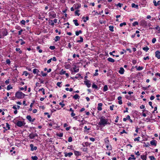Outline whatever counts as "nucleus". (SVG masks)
Here are the masks:
<instances>
[{"instance_id":"obj_1","label":"nucleus","mask_w":160,"mask_h":160,"mask_svg":"<svg viewBox=\"0 0 160 160\" xmlns=\"http://www.w3.org/2000/svg\"><path fill=\"white\" fill-rule=\"evenodd\" d=\"M100 119V121L98 123L99 125L105 126L106 125L110 124L108 122V120L106 119V118L104 116L102 117Z\"/></svg>"},{"instance_id":"obj_2","label":"nucleus","mask_w":160,"mask_h":160,"mask_svg":"<svg viewBox=\"0 0 160 160\" xmlns=\"http://www.w3.org/2000/svg\"><path fill=\"white\" fill-rule=\"evenodd\" d=\"M25 94L21 92H17L15 94V97L18 99H21L23 98Z\"/></svg>"},{"instance_id":"obj_3","label":"nucleus","mask_w":160,"mask_h":160,"mask_svg":"<svg viewBox=\"0 0 160 160\" xmlns=\"http://www.w3.org/2000/svg\"><path fill=\"white\" fill-rule=\"evenodd\" d=\"M48 15L50 18H56V14L54 11H51L49 12Z\"/></svg>"},{"instance_id":"obj_4","label":"nucleus","mask_w":160,"mask_h":160,"mask_svg":"<svg viewBox=\"0 0 160 160\" xmlns=\"http://www.w3.org/2000/svg\"><path fill=\"white\" fill-rule=\"evenodd\" d=\"M148 21H147L144 20H142L141 21L139 22V24L140 26H142L143 27H147V24L148 22Z\"/></svg>"},{"instance_id":"obj_5","label":"nucleus","mask_w":160,"mask_h":160,"mask_svg":"<svg viewBox=\"0 0 160 160\" xmlns=\"http://www.w3.org/2000/svg\"><path fill=\"white\" fill-rule=\"evenodd\" d=\"M14 123L18 126L20 127L23 126L24 124V122L21 121H18L17 122H14Z\"/></svg>"},{"instance_id":"obj_6","label":"nucleus","mask_w":160,"mask_h":160,"mask_svg":"<svg viewBox=\"0 0 160 160\" xmlns=\"http://www.w3.org/2000/svg\"><path fill=\"white\" fill-rule=\"evenodd\" d=\"M37 136H38V135L37 133H32L29 135V137L31 139H33L35 137Z\"/></svg>"},{"instance_id":"obj_7","label":"nucleus","mask_w":160,"mask_h":160,"mask_svg":"<svg viewBox=\"0 0 160 160\" xmlns=\"http://www.w3.org/2000/svg\"><path fill=\"white\" fill-rule=\"evenodd\" d=\"M85 84L87 85L88 88H89L91 86V83H90V81L89 80H87L84 81Z\"/></svg>"},{"instance_id":"obj_8","label":"nucleus","mask_w":160,"mask_h":160,"mask_svg":"<svg viewBox=\"0 0 160 160\" xmlns=\"http://www.w3.org/2000/svg\"><path fill=\"white\" fill-rule=\"evenodd\" d=\"M155 56L158 59H160V51L158 50H157L155 52Z\"/></svg>"},{"instance_id":"obj_9","label":"nucleus","mask_w":160,"mask_h":160,"mask_svg":"<svg viewBox=\"0 0 160 160\" xmlns=\"http://www.w3.org/2000/svg\"><path fill=\"white\" fill-rule=\"evenodd\" d=\"M30 147L31 148V151H33L34 150H36L37 149V147L36 146L34 147L33 145L32 144H31L30 145Z\"/></svg>"},{"instance_id":"obj_10","label":"nucleus","mask_w":160,"mask_h":160,"mask_svg":"<svg viewBox=\"0 0 160 160\" xmlns=\"http://www.w3.org/2000/svg\"><path fill=\"white\" fill-rule=\"evenodd\" d=\"M73 69L74 72H78L79 70V68H77V66L75 65L74 66V67L73 68Z\"/></svg>"},{"instance_id":"obj_11","label":"nucleus","mask_w":160,"mask_h":160,"mask_svg":"<svg viewBox=\"0 0 160 160\" xmlns=\"http://www.w3.org/2000/svg\"><path fill=\"white\" fill-rule=\"evenodd\" d=\"M150 144L152 145H153L154 146H156L157 145V141L155 140H152L150 141Z\"/></svg>"},{"instance_id":"obj_12","label":"nucleus","mask_w":160,"mask_h":160,"mask_svg":"<svg viewBox=\"0 0 160 160\" xmlns=\"http://www.w3.org/2000/svg\"><path fill=\"white\" fill-rule=\"evenodd\" d=\"M65 157H71L73 153L71 152H70L68 153H67V152H65Z\"/></svg>"},{"instance_id":"obj_13","label":"nucleus","mask_w":160,"mask_h":160,"mask_svg":"<svg viewBox=\"0 0 160 160\" xmlns=\"http://www.w3.org/2000/svg\"><path fill=\"white\" fill-rule=\"evenodd\" d=\"M130 156L131 157H129L128 158V160H135L136 159V158L135 157L134 155L131 154Z\"/></svg>"},{"instance_id":"obj_14","label":"nucleus","mask_w":160,"mask_h":160,"mask_svg":"<svg viewBox=\"0 0 160 160\" xmlns=\"http://www.w3.org/2000/svg\"><path fill=\"white\" fill-rule=\"evenodd\" d=\"M102 103H99L98 104V110L99 111H101L102 110Z\"/></svg>"},{"instance_id":"obj_15","label":"nucleus","mask_w":160,"mask_h":160,"mask_svg":"<svg viewBox=\"0 0 160 160\" xmlns=\"http://www.w3.org/2000/svg\"><path fill=\"white\" fill-rule=\"evenodd\" d=\"M74 7L75 9L79 8L81 7V4L80 3L74 5Z\"/></svg>"},{"instance_id":"obj_16","label":"nucleus","mask_w":160,"mask_h":160,"mask_svg":"<svg viewBox=\"0 0 160 160\" xmlns=\"http://www.w3.org/2000/svg\"><path fill=\"white\" fill-rule=\"evenodd\" d=\"M39 71L38 69L36 68H34L33 70V72L34 74H38Z\"/></svg>"},{"instance_id":"obj_17","label":"nucleus","mask_w":160,"mask_h":160,"mask_svg":"<svg viewBox=\"0 0 160 160\" xmlns=\"http://www.w3.org/2000/svg\"><path fill=\"white\" fill-rule=\"evenodd\" d=\"M124 70L123 68H121L119 70L118 72L121 74H123L124 73Z\"/></svg>"},{"instance_id":"obj_18","label":"nucleus","mask_w":160,"mask_h":160,"mask_svg":"<svg viewBox=\"0 0 160 160\" xmlns=\"http://www.w3.org/2000/svg\"><path fill=\"white\" fill-rule=\"evenodd\" d=\"M74 153L76 156H79L81 154L80 152L77 151H74Z\"/></svg>"},{"instance_id":"obj_19","label":"nucleus","mask_w":160,"mask_h":160,"mask_svg":"<svg viewBox=\"0 0 160 160\" xmlns=\"http://www.w3.org/2000/svg\"><path fill=\"white\" fill-rule=\"evenodd\" d=\"M82 19H83V22H87V20H88L89 17L88 16H87L86 17L83 16L82 17Z\"/></svg>"},{"instance_id":"obj_20","label":"nucleus","mask_w":160,"mask_h":160,"mask_svg":"<svg viewBox=\"0 0 160 160\" xmlns=\"http://www.w3.org/2000/svg\"><path fill=\"white\" fill-rule=\"evenodd\" d=\"M107 60L108 61L111 62H115V60L111 58H108Z\"/></svg>"},{"instance_id":"obj_21","label":"nucleus","mask_w":160,"mask_h":160,"mask_svg":"<svg viewBox=\"0 0 160 160\" xmlns=\"http://www.w3.org/2000/svg\"><path fill=\"white\" fill-rule=\"evenodd\" d=\"M131 6L132 8H135L137 9H138V5H136L134 3L132 4Z\"/></svg>"},{"instance_id":"obj_22","label":"nucleus","mask_w":160,"mask_h":160,"mask_svg":"<svg viewBox=\"0 0 160 160\" xmlns=\"http://www.w3.org/2000/svg\"><path fill=\"white\" fill-rule=\"evenodd\" d=\"M73 22L75 25L76 26H78L79 25V24L78 22V20L77 19H75V20H73Z\"/></svg>"},{"instance_id":"obj_23","label":"nucleus","mask_w":160,"mask_h":160,"mask_svg":"<svg viewBox=\"0 0 160 160\" xmlns=\"http://www.w3.org/2000/svg\"><path fill=\"white\" fill-rule=\"evenodd\" d=\"M3 36H6L8 34V32L6 30H4L2 32Z\"/></svg>"},{"instance_id":"obj_24","label":"nucleus","mask_w":160,"mask_h":160,"mask_svg":"<svg viewBox=\"0 0 160 160\" xmlns=\"http://www.w3.org/2000/svg\"><path fill=\"white\" fill-rule=\"evenodd\" d=\"M26 118L30 122H31L32 118L30 115H28L26 117Z\"/></svg>"},{"instance_id":"obj_25","label":"nucleus","mask_w":160,"mask_h":160,"mask_svg":"<svg viewBox=\"0 0 160 160\" xmlns=\"http://www.w3.org/2000/svg\"><path fill=\"white\" fill-rule=\"evenodd\" d=\"M141 158L143 160H146L147 156L146 154L145 155H141Z\"/></svg>"},{"instance_id":"obj_26","label":"nucleus","mask_w":160,"mask_h":160,"mask_svg":"<svg viewBox=\"0 0 160 160\" xmlns=\"http://www.w3.org/2000/svg\"><path fill=\"white\" fill-rule=\"evenodd\" d=\"M108 89V87L107 85H105L104 86L103 88V92H106L107 91Z\"/></svg>"},{"instance_id":"obj_27","label":"nucleus","mask_w":160,"mask_h":160,"mask_svg":"<svg viewBox=\"0 0 160 160\" xmlns=\"http://www.w3.org/2000/svg\"><path fill=\"white\" fill-rule=\"evenodd\" d=\"M79 96L77 94H75L73 96V98L76 100L79 99Z\"/></svg>"},{"instance_id":"obj_28","label":"nucleus","mask_w":160,"mask_h":160,"mask_svg":"<svg viewBox=\"0 0 160 160\" xmlns=\"http://www.w3.org/2000/svg\"><path fill=\"white\" fill-rule=\"evenodd\" d=\"M60 39V37L58 36H56L55 37V38L54 39V41L55 42H56L58 41H59Z\"/></svg>"},{"instance_id":"obj_29","label":"nucleus","mask_w":160,"mask_h":160,"mask_svg":"<svg viewBox=\"0 0 160 160\" xmlns=\"http://www.w3.org/2000/svg\"><path fill=\"white\" fill-rule=\"evenodd\" d=\"M109 30L111 31V32H113L114 31V30H113L114 27L113 26H110L109 27Z\"/></svg>"},{"instance_id":"obj_30","label":"nucleus","mask_w":160,"mask_h":160,"mask_svg":"<svg viewBox=\"0 0 160 160\" xmlns=\"http://www.w3.org/2000/svg\"><path fill=\"white\" fill-rule=\"evenodd\" d=\"M156 30H157L158 31V33H160V28L159 26H157L155 28Z\"/></svg>"},{"instance_id":"obj_31","label":"nucleus","mask_w":160,"mask_h":160,"mask_svg":"<svg viewBox=\"0 0 160 160\" xmlns=\"http://www.w3.org/2000/svg\"><path fill=\"white\" fill-rule=\"evenodd\" d=\"M106 148L107 149H108L110 150H112V147L111 145H107L106 146Z\"/></svg>"},{"instance_id":"obj_32","label":"nucleus","mask_w":160,"mask_h":160,"mask_svg":"<svg viewBox=\"0 0 160 160\" xmlns=\"http://www.w3.org/2000/svg\"><path fill=\"white\" fill-rule=\"evenodd\" d=\"M82 33V31L81 30H79L78 31H76L75 32V34L76 36H78L80 33Z\"/></svg>"},{"instance_id":"obj_33","label":"nucleus","mask_w":160,"mask_h":160,"mask_svg":"<svg viewBox=\"0 0 160 160\" xmlns=\"http://www.w3.org/2000/svg\"><path fill=\"white\" fill-rule=\"evenodd\" d=\"M6 128H7L8 129H5V130H9L10 129V127L9 126V125L8 123H6Z\"/></svg>"},{"instance_id":"obj_34","label":"nucleus","mask_w":160,"mask_h":160,"mask_svg":"<svg viewBox=\"0 0 160 160\" xmlns=\"http://www.w3.org/2000/svg\"><path fill=\"white\" fill-rule=\"evenodd\" d=\"M149 158L150 159V160H155L156 158L153 156H149Z\"/></svg>"},{"instance_id":"obj_35","label":"nucleus","mask_w":160,"mask_h":160,"mask_svg":"<svg viewBox=\"0 0 160 160\" xmlns=\"http://www.w3.org/2000/svg\"><path fill=\"white\" fill-rule=\"evenodd\" d=\"M31 158L33 160H37L38 159V158L37 156H32Z\"/></svg>"},{"instance_id":"obj_36","label":"nucleus","mask_w":160,"mask_h":160,"mask_svg":"<svg viewBox=\"0 0 160 160\" xmlns=\"http://www.w3.org/2000/svg\"><path fill=\"white\" fill-rule=\"evenodd\" d=\"M66 71H64L63 69H62L60 72V74L61 75L64 74L65 73Z\"/></svg>"},{"instance_id":"obj_37","label":"nucleus","mask_w":160,"mask_h":160,"mask_svg":"<svg viewBox=\"0 0 160 160\" xmlns=\"http://www.w3.org/2000/svg\"><path fill=\"white\" fill-rule=\"evenodd\" d=\"M80 40H78L77 41L78 42H82L83 41V38L82 37H80Z\"/></svg>"},{"instance_id":"obj_38","label":"nucleus","mask_w":160,"mask_h":160,"mask_svg":"<svg viewBox=\"0 0 160 160\" xmlns=\"http://www.w3.org/2000/svg\"><path fill=\"white\" fill-rule=\"evenodd\" d=\"M149 48L147 46L143 48V50L146 52H147L149 50Z\"/></svg>"},{"instance_id":"obj_39","label":"nucleus","mask_w":160,"mask_h":160,"mask_svg":"<svg viewBox=\"0 0 160 160\" xmlns=\"http://www.w3.org/2000/svg\"><path fill=\"white\" fill-rule=\"evenodd\" d=\"M38 91H42V94H43V95H44L45 94L44 89V88H41V89H40L38 90Z\"/></svg>"},{"instance_id":"obj_40","label":"nucleus","mask_w":160,"mask_h":160,"mask_svg":"<svg viewBox=\"0 0 160 160\" xmlns=\"http://www.w3.org/2000/svg\"><path fill=\"white\" fill-rule=\"evenodd\" d=\"M143 69L142 67L139 66L137 68V70L138 71H140L142 70Z\"/></svg>"},{"instance_id":"obj_41","label":"nucleus","mask_w":160,"mask_h":160,"mask_svg":"<svg viewBox=\"0 0 160 160\" xmlns=\"http://www.w3.org/2000/svg\"><path fill=\"white\" fill-rule=\"evenodd\" d=\"M138 23L137 22H134L132 23V25L134 26H135L136 25H138Z\"/></svg>"},{"instance_id":"obj_42","label":"nucleus","mask_w":160,"mask_h":160,"mask_svg":"<svg viewBox=\"0 0 160 160\" xmlns=\"http://www.w3.org/2000/svg\"><path fill=\"white\" fill-rule=\"evenodd\" d=\"M92 87L93 88L97 89L98 86L94 84H93L92 85Z\"/></svg>"},{"instance_id":"obj_43","label":"nucleus","mask_w":160,"mask_h":160,"mask_svg":"<svg viewBox=\"0 0 160 160\" xmlns=\"http://www.w3.org/2000/svg\"><path fill=\"white\" fill-rule=\"evenodd\" d=\"M12 87L11 85H9L7 87V90H9L11 89L12 88Z\"/></svg>"},{"instance_id":"obj_44","label":"nucleus","mask_w":160,"mask_h":160,"mask_svg":"<svg viewBox=\"0 0 160 160\" xmlns=\"http://www.w3.org/2000/svg\"><path fill=\"white\" fill-rule=\"evenodd\" d=\"M79 12V10H76V11H75V14L76 15H77L78 16H79L80 14V13H78V12Z\"/></svg>"},{"instance_id":"obj_45","label":"nucleus","mask_w":160,"mask_h":160,"mask_svg":"<svg viewBox=\"0 0 160 160\" xmlns=\"http://www.w3.org/2000/svg\"><path fill=\"white\" fill-rule=\"evenodd\" d=\"M20 23L23 25H25L26 21L24 20H22L21 21Z\"/></svg>"},{"instance_id":"obj_46","label":"nucleus","mask_w":160,"mask_h":160,"mask_svg":"<svg viewBox=\"0 0 160 160\" xmlns=\"http://www.w3.org/2000/svg\"><path fill=\"white\" fill-rule=\"evenodd\" d=\"M28 74V73L27 71H25L23 72V75H24L25 76H27Z\"/></svg>"},{"instance_id":"obj_47","label":"nucleus","mask_w":160,"mask_h":160,"mask_svg":"<svg viewBox=\"0 0 160 160\" xmlns=\"http://www.w3.org/2000/svg\"><path fill=\"white\" fill-rule=\"evenodd\" d=\"M41 73L42 76L43 77H45L47 75V73H44L42 71Z\"/></svg>"},{"instance_id":"obj_48","label":"nucleus","mask_w":160,"mask_h":160,"mask_svg":"<svg viewBox=\"0 0 160 160\" xmlns=\"http://www.w3.org/2000/svg\"><path fill=\"white\" fill-rule=\"evenodd\" d=\"M95 73L94 74V76H97L98 75V69H96L95 70Z\"/></svg>"},{"instance_id":"obj_49","label":"nucleus","mask_w":160,"mask_h":160,"mask_svg":"<svg viewBox=\"0 0 160 160\" xmlns=\"http://www.w3.org/2000/svg\"><path fill=\"white\" fill-rule=\"evenodd\" d=\"M140 138V137H138L137 138H135L134 139V141H139V138Z\"/></svg>"},{"instance_id":"obj_50","label":"nucleus","mask_w":160,"mask_h":160,"mask_svg":"<svg viewBox=\"0 0 160 160\" xmlns=\"http://www.w3.org/2000/svg\"><path fill=\"white\" fill-rule=\"evenodd\" d=\"M6 63L7 64H10V60L9 59H7L6 60Z\"/></svg>"},{"instance_id":"obj_51","label":"nucleus","mask_w":160,"mask_h":160,"mask_svg":"<svg viewBox=\"0 0 160 160\" xmlns=\"http://www.w3.org/2000/svg\"><path fill=\"white\" fill-rule=\"evenodd\" d=\"M63 134L62 133H60L57 134V136L60 137H62L63 136Z\"/></svg>"},{"instance_id":"obj_52","label":"nucleus","mask_w":160,"mask_h":160,"mask_svg":"<svg viewBox=\"0 0 160 160\" xmlns=\"http://www.w3.org/2000/svg\"><path fill=\"white\" fill-rule=\"evenodd\" d=\"M117 6L119 7V8H121L123 4L120 3H118L117 5H116Z\"/></svg>"},{"instance_id":"obj_53","label":"nucleus","mask_w":160,"mask_h":160,"mask_svg":"<svg viewBox=\"0 0 160 160\" xmlns=\"http://www.w3.org/2000/svg\"><path fill=\"white\" fill-rule=\"evenodd\" d=\"M126 23L125 22H124L122 23H120V26L121 27H122L123 25H126Z\"/></svg>"},{"instance_id":"obj_54","label":"nucleus","mask_w":160,"mask_h":160,"mask_svg":"<svg viewBox=\"0 0 160 160\" xmlns=\"http://www.w3.org/2000/svg\"><path fill=\"white\" fill-rule=\"evenodd\" d=\"M156 41V39L155 38H153L152 40V43H154Z\"/></svg>"},{"instance_id":"obj_55","label":"nucleus","mask_w":160,"mask_h":160,"mask_svg":"<svg viewBox=\"0 0 160 160\" xmlns=\"http://www.w3.org/2000/svg\"><path fill=\"white\" fill-rule=\"evenodd\" d=\"M147 26H148L149 27H150L151 26V24H150V23L149 22V21H148L147 23Z\"/></svg>"},{"instance_id":"obj_56","label":"nucleus","mask_w":160,"mask_h":160,"mask_svg":"<svg viewBox=\"0 0 160 160\" xmlns=\"http://www.w3.org/2000/svg\"><path fill=\"white\" fill-rule=\"evenodd\" d=\"M68 142H71L72 141V138L71 137H69L68 138Z\"/></svg>"},{"instance_id":"obj_57","label":"nucleus","mask_w":160,"mask_h":160,"mask_svg":"<svg viewBox=\"0 0 160 160\" xmlns=\"http://www.w3.org/2000/svg\"><path fill=\"white\" fill-rule=\"evenodd\" d=\"M49 48H50L52 50H53L55 48V47L53 46H50L49 47Z\"/></svg>"},{"instance_id":"obj_58","label":"nucleus","mask_w":160,"mask_h":160,"mask_svg":"<svg viewBox=\"0 0 160 160\" xmlns=\"http://www.w3.org/2000/svg\"><path fill=\"white\" fill-rule=\"evenodd\" d=\"M153 3L154 4V5L155 6H157V2L155 0H153Z\"/></svg>"},{"instance_id":"obj_59","label":"nucleus","mask_w":160,"mask_h":160,"mask_svg":"<svg viewBox=\"0 0 160 160\" xmlns=\"http://www.w3.org/2000/svg\"><path fill=\"white\" fill-rule=\"evenodd\" d=\"M61 82H58L57 83V85L58 86V87H61Z\"/></svg>"},{"instance_id":"obj_60","label":"nucleus","mask_w":160,"mask_h":160,"mask_svg":"<svg viewBox=\"0 0 160 160\" xmlns=\"http://www.w3.org/2000/svg\"><path fill=\"white\" fill-rule=\"evenodd\" d=\"M59 104L61 106L62 108H63L65 106V104L61 102H60Z\"/></svg>"},{"instance_id":"obj_61","label":"nucleus","mask_w":160,"mask_h":160,"mask_svg":"<svg viewBox=\"0 0 160 160\" xmlns=\"http://www.w3.org/2000/svg\"><path fill=\"white\" fill-rule=\"evenodd\" d=\"M19 41H22V42L21 43V45H23L25 43V42H24L22 39H20Z\"/></svg>"},{"instance_id":"obj_62","label":"nucleus","mask_w":160,"mask_h":160,"mask_svg":"<svg viewBox=\"0 0 160 160\" xmlns=\"http://www.w3.org/2000/svg\"><path fill=\"white\" fill-rule=\"evenodd\" d=\"M114 107V105H112L110 107V109L111 110H113V108Z\"/></svg>"},{"instance_id":"obj_63","label":"nucleus","mask_w":160,"mask_h":160,"mask_svg":"<svg viewBox=\"0 0 160 160\" xmlns=\"http://www.w3.org/2000/svg\"><path fill=\"white\" fill-rule=\"evenodd\" d=\"M23 31V30L22 29H21L18 32V34L19 35H21L22 33V32Z\"/></svg>"},{"instance_id":"obj_64","label":"nucleus","mask_w":160,"mask_h":160,"mask_svg":"<svg viewBox=\"0 0 160 160\" xmlns=\"http://www.w3.org/2000/svg\"><path fill=\"white\" fill-rule=\"evenodd\" d=\"M155 98V97L154 96H151V97L150 98V99L151 100H153Z\"/></svg>"}]
</instances>
